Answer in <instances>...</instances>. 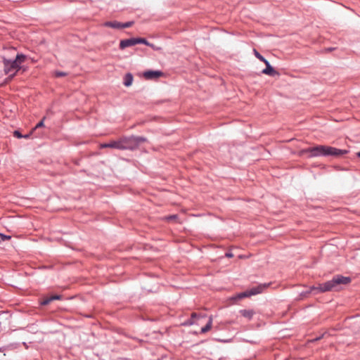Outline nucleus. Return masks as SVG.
I'll use <instances>...</instances> for the list:
<instances>
[{"instance_id": "1", "label": "nucleus", "mask_w": 360, "mask_h": 360, "mask_svg": "<svg viewBox=\"0 0 360 360\" xmlns=\"http://www.w3.org/2000/svg\"><path fill=\"white\" fill-rule=\"evenodd\" d=\"M347 153L346 150H341L334 147L318 145L314 147L302 149L299 151V156L307 155L308 158H314L318 156H333L340 157Z\"/></svg>"}, {"instance_id": "2", "label": "nucleus", "mask_w": 360, "mask_h": 360, "mask_svg": "<svg viewBox=\"0 0 360 360\" xmlns=\"http://www.w3.org/2000/svg\"><path fill=\"white\" fill-rule=\"evenodd\" d=\"M351 282L349 277L337 276L331 281H327L323 284H319L318 287L312 286L310 288L311 291L317 290L319 292H324L333 290H338L339 285H347Z\"/></svg>"}, {"instance_id": "3", "label": "nucleus", "mask_w": 360, "mask_h": 360, "mask_svg": "<svg viewBox=\"0 0 360 360\" xmlns=\"http://www.w3.org/2000/svg\"><path fill=\"white\" fill-rule=\"evenodd\" d=\"M26 56L23 54H18L14 60L4 59V71L6 74L13 72L10 75V79L13 78L18 71L20 70L22 68L21 64L25 60Z\"/></svg>"}, {"instance_id": "4", "label": "nucleus", "mask_w": 360, "mask_h": 360, "mask_svg": "<svg viewBox=\"0 0 360 360\" xmlns=\"http://www.w3.org/2000/svg\"><path fill=\"white\" fill-rule=\"evenodd\" d=\"M132 138L122 137L117 140L110 141L108 143H102L100 145L101 148H111L119 150L132 149Z\"/></svg>"}, {"instance_id": "5", "label": "nucleus", "mask_w": 360, "mask_h": 360, "mask_svg": "<svg viewBox=\"0 0 360 360\" xmlns=\"http://www.w3.org/2000/svg\"><path fill=\"white\" fill-rule=\"evenodd\" d=\"M268 287V285H259L257 287L252 288L248 291L243 292L236 295V296L231 297V300H240L247 297H250L251 295H255L259 293H261L265 288Z\"/></svg>"}, {"instance_id": "6", "label": "nucleus", "mask_w": 360, "mask_h": 360, "mask_svg": "<svg viewBox=\"0 0 360 360\" xmlns=\"http://www.w3.org/2000/svg\"><path fill=\"white\" fill-rule=\"evenodd\" d=\"M163 72L160 70H148L143 73V75L146 79H155L163 75Z\"/></svg>"}, {"instance_id": "7", "label": "nucleus", "mask_w": 360, "mask_h": 360, "mask_svg": "<svg viewBox=\"0 0 360 360\" xmlns=\"http://www.w3.org/2000/svg\"><path fill=\"white\" fill-rule=\"evenodd\" d=\"M264 63L266 65V68L262 70V73L266 75L274 76L278 75V72L276 71L273 67L269 64L268 60H265Z\"/></svg>"}, {"instance_id": "8", "label": "nucleus", "mask_w": 360, "mask_h": 360, "mask_svg": "<svg viewBox=\"0 0 360 360\" xmlns=\"http://www.w3.org/2000/svg\"><path fill=\"white\" fill-rule=\"evenodd\" d=\"M137 44L136 38H131L122 40L120 43V48L124 49L129 46H132Z\"/></svg>"}, {"instance_id": "9", "label": "nucleus", "mask_w": 360, "mask_h": 360, "mask_svg": "<svg viewBox=\"0 0 360 360\" xmlns=\"http://www.w3.org/2000/svg\"><path fill=\"white\" fill-rule=\"evenodd\" d=\"M239 313L248 320H250L255 314L253 309H241Z\"/></svg>"}, {"instance_id": "10", "label": "nucleus", "mask_w": 360, "mask_h": 360, "mask_svg": "<svg viewBox=\"0 0 360 360\" xmlns=\"http://www.w3.org/2000/svg\"><path fill=\"white\" fill-rule=\"evenodd\" d=\"M133 76L130 73H127L124 77V84L126 86H129L132 84Z\"/></svg>"}, {"instance_id": "11", "label": "nucleus", "mask_w": 360, "mask_h": 360, "mask_svg": "<svg viewBox=\"0 0 360 360\" xmlns=\"http://www.w3.org/2000/svg\"><path fill=\"white\" fill-rule=\"evenodd\" d=\"M60 295H52L49 297H47V298H45L42 302H41V304L42 305H47L49 304L51 302H52L53 300H60Z\"/></svg>"}, {"instance_id": "12", "label": "nucleus", "mask_w": 360, "mask_h": 360, "mask_svg": "<svg viewBox=\"0 0 360 360\" xmlns=\"http://www.w3.org/2000/svg\"><path fill=\"white\" fill-rule=\"evenodd\" d=\"M212 326V316H210L209 317L208 323L206 324V326L201 328V333H205L207 331H209Z\"/></svg>"}, {"instance_id": "13", "label": "nucleus", "mask_w": 360, "mask_h": 360, "mask_svg": "<svg viewBox=\"0 0 360 360\" xmlns=\"http://www.w3.org/2000/svg\"><path fill=\"white\" fill-rule=\"evenodd\" d=\"M104 25L106 27H112V28H115V29L121 28V23L118 22L117 21L106 22Z\"/></svg>"}, {"instance_id": "14", "label": "nucleus", "mask_w": 360, "mask_h": 360, "mask_svg": "<svg viewBox=\"0 0 360 360\" xmlns=\"http://www.w3.org/2000/svg\"><path fill=\"white\" fill-rule=\"evenodd\" d=\"M131 138H132V146H134V144L135 143H140V142H143L146 141L145 138H143V137H134V136H131Z\"/></svg>"}, {"instance_id": "15", "label": "nucleus", "mask_w": 360, "mask_h": 360, "mask_svg": "<svg viewBox=\"0 0 360 360\" xmlns=\"http://www.w3.org/2000/svg\"><path fill=\"white\" fill-rule=\"evenodd\" d=\"M253 51L256 58H258L260 61L264 63L265 60H266L256 49H254Z\"/></svg>"}, {"instance_id": "16", "label": "nucleus", "mask_w": 360, "mask_h": 360, "mask_svg": "<svg viewBox=\"0 0 360 360\" xmlns=\"http://www.w3.org/2000/svg\"><path fill=\"white\" fill-rule=\"evenodd\" d=\"M136 42L137 44H143L146 46L150 45V43H149L146 39L144 38H136Z\"/></svg>"}, {"instance_id": "17", "label": "nucleus", "mask_w": 360, "mask_h": 360, "mask_svg": "<svg viewBox=\"0 0 360 360\" xmlns=\"http://www.w3.org/2000/svg\"><path fill=\"white\" fill-rule=\"evenodd\" d=\"M68 74L65 72H61V71H56L54 73H53V75L56 77H65Z\"/></svg>"}, {"instance_id": "18", "label": "nucleus", "mask_w": 360, "mask_h": 360, "mask_svg": "<svg viewBox=\"0 0 360 360\" xmlns=\"http://www.w3.org/2000/svg\"><path fill=\"white\" fill-rule=\"evenodd\" d=\"M133 22H127L124 24H121V28L129 27L133 25Z\"/></svg>"}, {"instance_id": "19", "label": "nucleus", "mask_w": 360, "mask_h": 360, "mask_svg": "<svg viewBox=\"0 0 360 360\" xmlns=\"http://www.w3.org/2000/svg\"><path fill=\"white\" fill-rule=\"evenodd\" d=\"M45 117H44L41 121H40L35 127V128L33 129H36L37 128H39V127H44V120Z\"/></svg>"}, {"instance_id": "20", "label": "nucleus", "mask_w": 360, "mask_h": 360, "mask_svg": "<svg viewBox=\"0 0 360 360\" xmlns=\"http://www.w3.org/2000/svg\"><path fill=\"white\" fill-rule=\"evenodd\" d=\"M14 136L20 139V138L22 137V135L18 131H14Z\"/></svg>"}, {"instance_id": "21", "label": "nucleus", "mask_w": 360, "mask_h": 360, "mask_svg": "<svg viewBox=\"0 0 360 360\" xmlns=\"http://www.w3.org/2000/svg\"><path fill=\"white\" fill-rule=\"evenodd\" d=\"M148 46L151 47L153 49L156 50V51H159V50H160V49H161V48H160V47H157V46H155L154 44H150V45H149Z\"/></svg>"}, {"instance_id": "22", "label": "nucleus", "mask_w": 360, "mask_h": 360, "mask_svg": "<svg viewBox=\"0 0 360 360\" xmlns=\"http://www.w3.org/2000/svg\"><path fill=\"white\" fill-rule=\"evenodd\" d=\"M0 237H1V240H6V239H10L11 238V236H5V235H3L1 233H0Z\"/></svg>"}, {"instance_id": "23", "label": "nucleus", "mask_w": 360, "mask_h": 360, "mask_svg": "<svg viewBox=\"0 0 360 360\" xmlns=\"http://www.w3.org/2000/svg\"><path fill=\"white\" fill-rule=\"evenodd\" d=\"M226 257H233V255L231 252H227V253H226Z\"/></svg>"}, {"instance_id": "24", "label": "nucleus", "mask_w": 360, "mask_h": 360, "mask_svg": "<svg viewBox=\"0 0 360 360\" xmlns=\"http://www.w3.org/2000/svg\"><path fill=\"white\" fill-rule=\"evenodd\" d=\"M176 217V215H172L170 217H168L169 219H175Z\"/></svg>"}, {"instance_id": "25", "label": "nucleus", "mask_w": 360, "mask_h": 360, "mask_svg": "<svg viewBox=\"0 0 360 360\" xmlns=\"http://www.w3.org/2000/svg\"><path fill=\"white\" fill-rule=\"evenodd\" d=\"M197 316H198V315H197V314H196V313H193V314H191V317H192V318H195V317H197Z\"/></svg>"}, {"instance_id": "26", "label": "nucleus", "mask_w": 360, "mask_h": 360, "mask_svg": "<svg viewBox=\"0 0 360 360\" xmlns=\"http://www.w3.org/2000/svg\"><path fill=\"white\" fill-rule=\"evenodd\" d=\"M30 134H27V135L22 136V137H24V138H26V139H27V138H29V137H30Z\"/></svg>"}, {"instance_id": "27", "label": "nucleus", "mask_w": 360, "mask_h": 360, "mask_svg": "<svg viewBox=\"0 0 360 360\" xmlns=\"http://www.w3.org/2000/svg\"><path fill=\"white\" fill-rule=\"evenodd\" d=\"M358 157L360 158V151L357 153Z\"/></svg>"}]
</instances>
